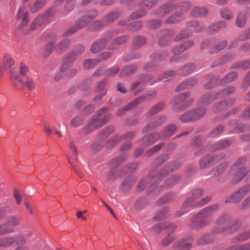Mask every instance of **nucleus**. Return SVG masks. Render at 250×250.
I'll return each instance as SVG.
<instances>
[{
    "instance_id": "1",
    "label": "nucleus",
    "mask_w": 250,
    "mask_h": 250,
    "mask_svg": "<svg viewBox=\"0 0 250 250\" xmlns=\"http://www.w3.org/2000/svg\"><path fill=\"white\" fill-rule=\"evenodd\" d=\"M204 191L202 189H195L190 191L188 198L183 204V208L177 211L178 216H182L188 211V208H200L207 204L211 200L209 196L203 198L198 202L196 201L200 198L203 195Z\"/></svg>"
},
{
    "instance_id": "2",
    "label": "nucleus",
    "mask_w": 250,
    "mask_h": 250,
    "mask_svg": "<svg viewBox=\"0 0 250 250\" xmlns=\"http://www.w3.org/2000/svg\"><path fill=\"white\" fill-rule=\"evenodd\" d=\"M219 208L217 204H214L202 209L191 219L190 227L192 229L203 228L209 225L212 222L209 217Z\"/></svg>"
},
{
    "instance_id": "3",
    "label": "nucleus",
    "mask_w": 250,
    "mask_h": 250,
    "mask_svg": "<svg viewBox=\"0 0 250 250\" xmlns=\"http://www.w3.org/2000/svg\"><path fill=\"white\" fill-rule=\"evenodd\" d=\"M235 91L234 87L230 86L215 93H207L200 97L198 100V103L201 105H206L217 99H220L233 93Z\"/></svg>"
},
{
    "instance_id": "4",
    "label": "nucleus",
    "mask_w": 250,
    "mask_h": 250,
    "mask_svg": "<svg viewBox=\"0 0 250 250\" xmlns=\"http://www.w3.org/2000/svg\"><path fill=\"white\" fill-rule=\"evenodd\" d=\"M190 95L189 92H185L175 96L171 102L173 110L180 112L188 108L193 102L192 99L188 100Z\"/></svg>"
},
{
    "instance_id": "5",
    "label": "nucleus",
    "mask_w": 250,
    "mask_h": 250,
    "mask_svg": "<svg viewBox=\"0 0 250 250\" xmlns=\"http://www.w3.org/2000/svg\"><path fill=\"white\" fill-rule=\"evenodd\" d=\"M157 93L155 91H147L143 95L138 97L136 98L131 102L129 103L125 106L122 110H119L117 112L118 115H121L122 114V111H127L131 109L134 107L139 104L140 103L144 101H150L154 99L156 96Z\"/></svg>"
},
{
    "instance_id": "6",
    "label": "nucleus",
    "mask_w": 250,
    "mask_h": 250,
    "mask_svg": "<svg viewBox=\"0 0 250 250\" xmlns=\"http://www.w3.org/2000/svg\"><path fill=\"white\" fill-rule=\"evenodd\" d=\"M94 18V11L90 10L82 19L78 20L74 25L66 31L63 37H68L76 32L79 29L83 27L86 24L92 22Z\"/></svg>"
},
{
    "instance_id": "7",
    "label": "nucleus",
    "mask_w": 250,
    "mask_h": 250,
    "mask_svg": "<svg viewBox=\"0 0 250 250\" xmlns=\"http://www.w3.org/2000/svg\"><path fill=\"white\" fill-rule=\"evenodd\" d=\"M11 81L13 84L18 88H22L24 84L29 91H33L36 87V83L31 77H27L24 83L15 72L11 71Z\"/></svg>"
},
{
    "instance_id": "8",
    "label": "nucleus",
    "mask_w": 250,
    "mask_h": 250,
    "mask_svg": "<svg viewBox=\"0 0 250 250\" xmlns=\"http://www.w3.org/2000/svg\"><path fill=\"white\" fill-rule=\"evenodd\" d=\"M126 159V156L125 155L120 156L116 159L111 160L109 163L110 170L107 175V179L109 180H114L122 175V173L117 169L116 167L122 164Z\"/></svg>"
},
{
    "instance_id": "9",
    "label": "nucleus",
    "mask_w": 250,
    "mask_h": 250,
    "mask_svg": "<svg viewBox=\"0 0 250 250\" xmlns=\"http://www.w3.org/2000/svg\"><path fill=\"white\" fill-rule=\"evenodd\" d=\"M182 164L179 162H169L165 165L159 171L155 177H152L154 180H160L167 177L168 174L179 169Z\"/></svg>"
},
{
    "instance_id": "10",
    "label": "nucleus",
    "mask_w": 250,
    "mask_h": 250,
    "mask_svg": "<svg viewBox=\"0 0 250 250\" xmlns=\"http://www.w3.org/2000/svg\"><path fill=\"white\" fill-rule=\"evenodd\" d=\"M224 157L223 153L216 155L211 154L207 155L202 158L200 161V167L201 168H205L211 165H214Z\"/></svg>"
},
{
    "instance_id": "11",
    "label": "nucleus",
    "mask_w": 250,
    "mask_h": 250,
    "mask_svg": "<svg viewBox=\"0 0 250 250\" xmlns=\"http://www.w3.org/2000/svg\"><path fill=\"white\" fill-rule=\"evenodd\" d=\"M175 34L172 29H167L161 31L157 35L159 38L158 43L160 45H165L170 42L171 38Z\"/></svg>"
},
{
    "instance_id": "12",
    "label": "nucleus",
    "mask_w": 250,
    "mask_h": 250,
    "mask_svg": "<svg viewBox=\"0 0 250 250\" xmlns=\"http://www.w3.org/2000/svg\"><path fill=\"white\" fill-rule=\"evenodd\" d=\"M109 119L107 109L103 108L97 112L96 117L95 118V129L104 125Z\"/></svg>"
},
{
    "instance_id": "13",
    "label": "nucleus",
    "mask_w": 250,
    "mask_h": 250,
    "mask_svg": "<svg viewBox=\"0 0 250 250\" xmlns=\"http://www.w3.org/2000/svg\"><path fill=\"white\" fill-rule=\"evenodd\" d=\"M177 7V3L175 2H171L162 5L156 12L158 17H165L172 10L176 9Z\"/></svg>"
},
{
    "instance_id": "14",
    "label": "nucleus",
    "mask_w": 250,
    "mask_h": 250,
    "mask_svg": "<svg viewBox=\"0 0 250 250\" xmlns=\"http://www.w3.org/2000/svg\"><path fill=\"white\" fill-rule=\"evenodd\" d=\"M235 103V100L231 98L228 100H223L215 103L211 108L213 112L217 113L228 109Z\"/></svg>"
},
{
    "instance_id": "15",
    "label": "nucleus",
    "mask_w": 250,
    "mask_h": 250,
    "mask_svg": "<svg viewBox=\"0 0 250 250\" xmlns=\"http://www.w3.org/2000/svg\"><path fill=\"white\" fill-rule=\"evenodd\" d=\"M166 119L167 117L164 115L157 116L155 117L154 122L147 124L144 127L143 132L146 133L164 124L166 122Z\"/></svg>"
},
{
    "instance_id": "16",
    "label": "nucleus",
    "mask_w": 250,
    "mask_h": 250,
    "mask_svg": "<svg viewBox=\"0 0 250 250\" xmlns=\"http://www.w3.org/2000/svg\"><path fill=\"white\" fill-rule=\"evenodd\" d=\"M160 139H161V134L158 132H154L144 136L140 140V142L143 146L147 147L152 145Z\"/></svg>"
},
{
    "instance_id": "17",
    "label": "nucleus",
    "mask_w": 250,
    "mask_h": 250,
    "mask_svg": "<svg viewBox=\"0 0 250 250\" xmlns=\"http://www.w3.org/2000/svg\"><path fill=\"white\" fill-rule=\"evenodd\" d=\"M167 56L168 53L167 52H163L159 54H153L152 56L153 62H148L144 66V69L148 71L154 70V68L156 67V65L154 64V63L157 62L162 61L167 58Z\"/></svg>"
},
{
    "instance_id": "18",
    "label": "nucleus",
    "mask_w": 250,
    "mask_h": 250,
    "mask_svg": "<svg viewBox=\"0 0 250 250\" xmlns=\"http://www.w3.org/2000/svg\"><path fill=\"white\" fill-rule=\"evenodd\" d=\"M231 171L234 172L232 182L236 184L241 181L247 175L250 169L248 167H245L238 168L237 170H231Z\"/></svg>"
},
{
    "instance_id": "19",
    "label": "nucleus",
    "mask_w": 250,
    "mask_h": 250,
    "mask_svg": "<svg viewBox=\"0 0 250 250\" xmlns=\"http://www.w3.org/2000/svg\"><path fill=\"white\" fill-rule=\"evenodd\" d=\"M198 82V80L196 78L190 77L187 80L181 83L176 87V91L177 92L182 91L186 89H190L196 85Z\"/></svg>"
},
{
    "instance_id": "20",
    "label": "nucleus",
    "mask_w": 250,
    "mask_h": 250,
    "mask_svg": "<svg viewBox=\"0 0 250 250\" xmlns=\"http://www.w3.org/2000/svg\"><path fill=\"white\" fill-rule=\"evenodd\" d=\"M189 240L183 239L176 241L173 245V248L176 250H189L191 249L192 244L189 242Z\"/></svg>"
},
{
    "instance_id": "21",
    "label": "nucleus",
    "mask_w": 250,
    "mask_h": 250,
    "mask_svg": "<svg viewBox=\"0 0 250 250\" xmlns=\"http://www.w3.org/2000/svg\"><path fill=\"white\" fill-rule=\"evenodd\" d=\"M135 133L133 131H129L124 134L123 136L120 135H115L112 137L111 142L113 146L116 145L120 142L123 139L131 140L135 137Z\"/></svg>"
},
{
    "instance_id": "22",
    "label": "nucleus",
    "mask_w": 250,
    "mask_h": 250,
    "mask_svg": "<svg viewBox=\"0 0 250 250\" xmlns=\"http://www.w3.org/2000/svg\"><path fill=\"white\" fill-rule=\"evenodd\" d=\"M177 130V126L174 124L166 126L162 130L161 139L164 140L169 138L175 133Z\"/></svg>"
},
{
    "instance_id": "23",
    "label": "nucleus",
    "mask_w": 250,
    "mask_h": 250,
    "mask_svg": "<svg viewBox=\"0 0 250 250\" xmlns=\"http://www.w3.org/2000/svg\"><path fill=\"white\" fill-rule=\"evenodd\" d=\"M84 51V47L82 44L75 45L72 51L67 54L68 57L75 61Z\"/></svg>"
},
{
    "instance_id": "24",
    "label": "nucleus",
    "mask_w": 250,
    "mask_h": 250,
    "mask_svg": "<svg viewBox=\"0 0 250 250\" xmlns=\"http://www.w3.org/2000/svg\"><path fill=\"white\" fill-rule=\"evenodd\" d=\"M48 38L51 39L49 43L44 47L43 54L45 56H48L52 52L53 49L55 48V41L56 40V36L54 34H49Z\"/></svg>"
},
{
    "instance_id": "25",
    "label": "nucleus",
    "mask_w": 250,
    "mask_h": 250,
    "mask_svg": "<svg viewBox=\"0 0 250 250\" xmlns=\"http://www.w3.org/2000/svg\"><path fill=\"white\" fill-rule=\"evenodd\" d=\"M181 180L179 175H174L166 179L164 183V188L169 189L178 184Z\"/></svg>"
},
{
    "instance_id": "26",
    "label": "nucleus",
    "mask_w": 250,
    "mask_h": 250,
    "mask_svg": "<svg viewBox=\"0 0 250 250\" xmlns=\"http://www.w3.org/2000/svg\"><path fill=\"white\" fill-rule=\"evenodd\" d=\"M165 106V104L163 102H160L154 105L151 107L149 110L146 113V117L148 118L154 116L163 110Z\"/></svg>"
},
{
    "instance_id": "27",
    "label": "nucleus",
    "mask_w": 250,
    "mask_h": 250,
    "mask_svg": "<svg viewBox=\"0 0 250 250\" xmlns=\"http://www.w3.org/2000/svg\"><path fill=\"white\" fill-rule=\"evenodd\" d=\"M239 77L238 73L236 71H231L227 74L223 79L220 81L221 85H226L228 83H230L236 80Z\"/></svg>"
},
{
    "instance_id": "28",
    "label": "nucleus",
    "mask_w": 250,
    "mask_h": 250,
    "mask_svg": "<svg viewBox=\"0 0 250 250\" xmlns=\"http://www.w3.org/2000/svg\"><path fill=\"white\" fill-rule=\"evenodd\" d=\"M196 65L193 63H188L179 69V73L183 76L190 74L196 69Z\"/></svg>"
},
{
    "instance_id": "29",
    "label": "nucleus",
    "mask_w": 250,
    "mask_h": 250,
    "mask_svg": "<svg viewBox=\"0 0 250 250\" xmlns=\"http://www.w3.org/2000/svg\"><path fill=\"white\" fill-rule=\"evenodd\" d=\"M227 26V22L223 21L215 22L211 24L208 29V32L210 34H214L217 32L220 29L224 28Z\"/></svg>"
},
{
    "instance_id": "30",
    "label": "nucleus",
    "mask_w": 250,
    "mask_h": 250,
    "mask_svg": "<svg viewBox=\"0 0 250 250\" xmlns=\"http://www.w3.org/2000/svg\"><path fill=\"white\" fill-rule=\"evenodd\" d=\"M107 83L106 80H104L99 82L97 86L96 89L95 90V94L97 93L96 97L98 99H101L106 93V90L104 86Z\"/></svg>"
},
{
    "instance_id": "31",
    "label": "nucleus",
    "mask_w": 250,
    "mask_h": 250,
    "mask_svg": "<svg viewBox=\"0 0 250 250\" xmlns=\"http://www.w3.org/2000/svg\"><path fill=\"white\" fill-rule=\"evenodd\" d=\"M240 226V223L238 221H234L231 222L229 225V229L226 230L222 228L221 229H214V231L216 233L219 232H225L227 231V233L233 232L236 231Z\"/></svg>"
},
{
    "instance_id": "32",
    "label": "nucleus",
    "mask_w": 250,
    "mask_h": 250,
    "mask_svg": "<svg viewBox=\"0 0 250 250\" xmlns=\"http://www.w3.org/2000/svg\"><path fill=\"white\" fill-rule=\"evenodd\" d=\"M169 213V208L167 207H165L158 211L156 215L153 218V220L154 221H158L165 219L168 216Z\"/></svg>"
},
{
    "instance_id": "33",
    "label": "nucleus",
    "mask_w": 250,
    "mask_h": 250,
    "mask_svg": "<svg viewBox=\"0 0 250 250\" xmlns=\"http://www.w3.org/2000/svg\"><path fill=\"white\" fill-rule=\"evenodd\" d=\"M135 180L133 178L125 179L120 185V189L123 192H127L132 187Z\"/></svg>"
},
{
    "instance_id": "34",
    "label": "nucleus",
    "mask_w": 250,
    "mask_h": 250,
    "mask_svg": "<svg viewBox=\"0 0 250 250\" xmlns=\"http://www.w3.org/2000/svg\"><path fill=\"white\" fill-rule=\"evenodd\" d=\"M208 13V10L206 8L198 6L195 7L191 11L192 16L196 18L206 16Z\"/></svg>"
},
{
    "instance_id": "35",
    "label": "nucleus",
    "mask_w": 250,
    "mask_h": 250,
    "mask_svg": "<svg viewBox=\"0 0 250 250\" xmlns=\"http://www.w3.org/2000/svg\"><path fill=\"white\" fill-rule=\"evenodd\" d=\"M112 33L109 32L107 33L104 40L101 39L100 41L95 42V53L99 51L105 47L106 44L105 39L108 40L112 37Z\"/></svg>"
},
{
    "instance_id": "36",
    "label": "nucleus",
    "mask_w": 250,
    "mask_h": 250,
    "mask_svg": "<svg viewBox=\"0 0 250 250\" xmlns=\"http://www.w3.org/2000/svg\"><path fill=\"white\" fill-rule=\"evenodd\" d=\"M146 39L144 36H138L134 37L132 42V45L135 49H139L145 45Z\"/></svg>"
},
{
    "instance_id": "37",
    "label": "nucleus",
    "mask_w": 250,
    "mask_h": 250,
    "mask_svg": "<svg viewBox=\"0 0 250 250\" xmlns=\"http://www.w3.org/2000/svg\"><path fill=\"white\" fill-rule=\"evenodd\" d=\"M175 75V72L173 70H169L166 71L163 73H162L159 77L158 78V80L154 81L152 83H157L159 81H162L166 82L168 80L171 79Z\"/></svg>"
},
{
    "instance_id": "38",
    "label": "nucleus",
    "mask_w": 250,
    "mask_h": 250,
    "mask_svg": "<svg viewBox=\"0 0 250 250\" xmlns=\"http://www.w3.org/2000/svg\"><path fill=\"white\" fill-rule=\"evenodd\" d=\"M231 69H240L242 70H246L250 68V61H242L237 62L234 63L231 66Z\"/></svg>"
},
{
    "instance_id": "39",
    "label": "nucleus",
    "mask_w": 250,
    "mask_h": 250,
    "mask_svg": "<svg viewBox=\"0 0 250 250\" xmlns=\"http://www.w3.org/2000/svg\"><path fill=\"white\" fill-rule=\"evenodd\" d=\"M228 45V42L226 40L221 41L217 44L212 46L210 51L209 53L215 54L223 50Z\"/></svg>"
},
{
    "instance_id": "40",
    "label": "nucleus",
    "mask_w": 250,
    "mask_h": 250,
    "mask_svg": "<svg viewBox=\"0 0 250 250\" xmlns=\"http://www.w3.org/2000/svg\"><path fill=\"white\" fill-rule=\"evenodd\" d=\"M74 62L73 60L65 55L62 61V64L60 67V71L64 73L67 70H68L69 68L71 66Z\"/></svg>"
},
{
    "instance_id": "41",
    "label": "nucleus",
    "mask_w": 250,
    "mask_h": 250,
    "mask_svg": "<svg viewBox=\"0 0 250 250\" xmlns=\"http://www.w3.org/2000/svg\"><path fill=\"white\" fill-rule=\"evenodd\" d=\"M194 121L200 119L206 114L207 110L205 107L196 108L191 110Z\"/></svg>"
},
{
    "instance_id": "42",
    "label": "nucleus",
    "mask_w": 250,
    "mask_h": 250,
    "mask_svg": "<svg viewBox=\"0 0 250 250\" xmlns=\"http://www.w3.org/2000/svg\"><path fill=\"white\" fill-rule=\"evenodd\" d=\"M182 13H175L169 17L165 21L167 24H174L180 22L183 19L182 17Z\"/></svg>"
},
{
    "instance_id": "43",
    "label": "nucleus",
    "mask_w": 250,
    "mask_h": 250,
    "mask_svg": "<svg viewBox=\"0 0 250 250\" xmlns=\"http://www.w3.org/2000/svg\"><path fill=\"white\" fill-rule=\"evenodd\" d=\"M84 120V118L82 116H76L70 121V125L73 128H77L83 124Z\"/></svg>"
},
{
    "instance_id": "44",
    "label": "nucleus",
    "mask_w": 250,
    "mask_h": 250,
    "mask_svg": "<svg viewBox=\"0 0 250 250\" xmlns=\"http://www.w3.org/2000/svg\"><path fill=\"white\" fill-rule=\"evenodd\" d=\"M127 40V37L126 36H122L115 40L112 43L108 46L110 50H114L116 48V45L122 44L125 42Z\"/></svg>"
},
{
    "instance_id": "45",
    "label": "nucleus",
    "mask_w": 250,
    "mask_h": 250,
    "mask_svg": "<svg viewBox=\"0 0 250 250\" xmlns=\"http://www.w3.org/2000/svg\"><path fill=\"white\" fill-rule=\"evenodd\" d=\"M137 70V67L135 65H130L125 67L122 69L120 76L126 77L133 74Z\"/></svg>"
},
{
    "instance_id": "46",
    "label": "nucleus",
    "mask_w": 250,
    "mask_h": 250,
    "mask_svg": "<svg viewBox=\"0 0 250 250\" xmlns=\"http://www.w3.org/2000/svg\"><path fill=\"white\" fill-rule=\"evenodd\" d=\"M245 196L244 193L241 191L240 188L236 192L234 193L230 197L229 200L226 202L231 203H238L240 202L243 197Z\"/></svg>"
},
{
    "instance_id": "47",
    "label": "nucleus",
    "mask_w": 250,
    "mask_h": 250,
    "mask_svg": "<svg viewBox=\"0 0 250 250\" xmlns=\"http://www.w3.org/2000/svg\"><path fill=\"white\" fill-rule=\"evenodd\" d=\"M229 163L227 162L220 164L217 167L213 169L212 173L209 175H217L222 173L228 167Z\"/></svg>"
},
{
    "instance_id": "48",
    "label": "nucleus",
    "mask_w": 250,
    "mask_h": 250,
    "mask_svg": "<svg viewBox=\"0 0 250 250\" xmlns=\"http://www.w3.org/2000/svg\"><path fill=\"white\" fill-rule=\"evenodd\" d=\"M247 162V158L245 157H241L237 159L234 165L231 167V170H237L238 168L245 167L243 166Z\"/></svg>"
},
{
    "instance_id": "49",
    "label": "nucleus",
    "mask_w": 250,
    "mask_h": 250,
    "mask_svg": "<svg viewBox=\"0 0 250 250\" xmlns=\"http://www.w3.org/2000/svg\"><path fill=\"white\" fill-rule=\"evenodd\" d=\"M174 198V195L171 194H167L160 197L157 201V204L159 206L166 204Z\"/></svg>"
},
{
    "instance_id": "50",
    "label": "nucleus",
    "mask_w": 250,
    "mask_h": 250,
    "mask_svg": "<svg viewBox=\"0 0 250 250\" xmlns=\"http://www.w3.org/2000/svg\"><path fill=\"white\" fill-rule=\"evenodd\" d=\"M231 143L232 141L229 140L218 142L214 146V150L224 149L229 146Z\"/></svg>"
},
{
    "instance_id": "51",
    "label": "nucleus",
    "mask_w": 250,
    "mask_h": 250,
    "mask_svg": "<svg viewBox=\"0 0 250 250\" xmlns=\"http://www.w3.org/2000/svg\"><path fill=\"white\" fill-rule=\"evenodd\" d=\"M213 238L209 234L203 235L197 240V243L200 245H204L212 242Z\"/></svg>"
},
{
    "instance_id": "52",
    "label": "nucleus",
    "mask_w": 250,
    "mask_h": 250,
    "mask_svg": "<svg viewBox=\"0 0 250 250\" xmlns=\"http://www.w3.org/2000/svg\"><path fill=\"white\" fill-rule=\"evenodd\" d=\"M163 189V187L161 186H157L154 187L153 185H151L147 190L149 194L154 197L157 196L161 191Z\"/></svg>"
},
{
    "instance_id": "53",
    "label": "nucleus",
    "mask_w": 250,
    "mask_h": 250,
    "mask_svg": "<svg viewBox=\"0 0 250 250\" xmlns=\"http://www.w3.org/2000/svg\"><path fill=\"white\" fill-rule=\"evenodd\" d=\"M187 26L188 27H194V30L196 32H200L202 31L205 27L203 24H199L198 22L195 20L188 22Z\"/></svg>"
},
{
    "instance_id": "54",
    "label": "nucleus",
    "mask_w": 250,
    "mask_h": 250,
    "mask_svg": "<svg viewBox=\"0 0 250 250\" xmlns=\"http://www.w3.org/2000/svg\"><path fill=\"white\" fill-rule=\"evenodd\" d=\"M69 44V41L68 40H64L55 45V48L58 51L62 52L68 48Z\"/></svg>"
},
{
    "instance_id": "55",
    "label": "nucleus",
    "mask_w": 250,
    "mask_h": 250,
    "mask_svg": "<svg viewBox=\"0 0 250 250\" xmlns=\"http://www.w3.org/2000/svg\"><path fill=\"white\" fill-rule=\"evenodd\" d=\"M246 22L247 18L242 13L240 12L236 20L237 26L240 28H243L246 25Z\"/></svg>"
},
{
    "instance_id": "56",
    "label": "nucleus",
    "mask_w": 250,
    "mask_h": 250,
    "mask_svg": "<svg viewBox=\"0 0 250 250\" xmlns=\"http://www.w3.org/2000/svg\"><path fill=\"white\" fill-rule=\"evenodd\" d=\"M179 119L183 123L194 121L191 110L184 113L180 117Z\"/></svg>"
},
{
    "instance_id": "57",
    "label": "nucleus",
    "mask_w": 250,
    "mask_h": 250,
    "mask_svg": "<svg viewBox=\"0 0 250 250\" xmlns=\"http://www.w3.org/2000/svg\"><path fill=\"white\" fill-rule=\"evenodd\" d=\"M94 129V118L92 117L90 118L87 123V124L83 127V131L84 133L88 134L92 132Z\"/></svg>"
},
{
    "instance_id": "58",
    "label": "nucleus",
    "mask_w": 250,
    "mask_h": 250,
    "mask_svg": "<svg viewBox=\"0 0 250 250\" xmlns=\"http://www.w3.org/2000/svg\"><path fill=\"white\" fill-rule=\"evenodd\" d=\"M220 12L221 17L226 20H229L233 17L232 13L228 8H225L222 9Z\"/></svg>"
},
{
    "instance_id": "59",
    "label": "nucleus",
    "mask_w": 250,
    "mask_h": 250,
    "mask_svg": "<svg viewBox=\"0 0 250 250\" xmlns=\"http://www.w3.org/2000/svg\"><path fill=\"white\" fill-rule=\"evenodd\" d=\"M146 15V11L145 10L141 9L136 11L132 13L129 17L130 20H135L140 18Z\"/></svg>"
},
{
    "instance_id": "60",
    "label": "nucleus",
    "mask_w": 250,
    "mask_h": 250,
    "mask_svg": "<svg viewBox=\"0 0 250 250\" xmlns=\"http://www.w3.org/2000/svg\"><path fill=\"white\" fill-rule=\"evenodd\" d=\"M44 17L40 16L38 17L32 22L30 28L31 30H34L36 27L41 25L44 22Z\"/></svg>"
},
{
    "instance_id": "61",
    "label": "nucleus",
    "mask_w": 250,
    "mask_h": 250,
    "mask_svg": "<svg viewBox=\"0 0 250 250\" xmlns=\"http://www.w3.org/2000/svg\"><path fill=\"white\" fill-rule=\"evenodd\" d=\"M189 31L187 30H182L179 35L174 38L175 41H178L186 38H188L190 36Z\"/></svg>"
},
{
    "instance_id": "62",
    "label": "nucleus",
    "mask_w": 250,
    "mask_h": 250,
    "mask_svg": "<svg viewBox=\"0 0 250 250\" xmlns=\"http://www.w3.org/2000/svg\"><path fill=\"white\" fill-rule=\"evenodd\" d=\"M162 22L160 20H154L150 21L147 23V26L151 29H156L159 27L162 24Z\"/></svg>"
},
{
    "instance_id": "63",
    "label": "nucleus",
    "mask_w": 250,
    "mask_h": 250,
    "mask_svg": "<svg viewBox=\"0 0 250 250\" xmlns=\"http://www.w3.org/2000/svg\"><path fill=\"white\" fill-rule=\"evenodd\" d=\"M168 160V155L165 154L157 157L154 161V165L159 166Z\"/></svg>"
},
{
    "instance_id": "64",
    "label": "nucleus",
    "mask_w": 250,
    "mask_h": 250,
    "mask_svg": "<svg viewBox=\"0 0 250 250\" xmlns=\"http://www.w3.org/2000/svg\"><path fill=\"white\" fill-rule=\"evenodd\" d=\"M250 85V71L245 77L242 83V87L244 89H246Z\"/></svg>"
}]
</instances>
